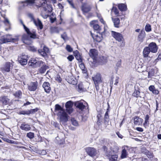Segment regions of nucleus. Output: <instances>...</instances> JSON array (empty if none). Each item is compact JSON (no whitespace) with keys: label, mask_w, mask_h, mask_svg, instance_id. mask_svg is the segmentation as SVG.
Segmentation results:
<instances>
[{"label":"nucleus","mask_w":161,"mask_h":161,"mask_svg":"<svg viewBox=\"0 0 161 161\" xmlns=\"http://www.w3.org/2000/svg\"><path fill=\"white\" fill-rule=\"evenodd\" d=\"M19 40L17 36H16L14 38H12L10 35H6L2 36L0 38V43H3L7 42H15Z\"/></svg>","instance_id":"f257e3e1"},{"label":"nucleus","mask_w":161,"mask_h":161,"mask_svg":"<svg viewBox=\"0 0 161 161\" xmlns=\"http://www.w3.org/2000/svg\"><path fill=\"white\" fill-rule=\"evenodd\" d=\"M46 1V0H25L20 2L24 3L23 5L24 6L29 5H31L34 3H36V4H38L39 7H41L44 6Z\"/></svg>","instance_id":"f03ea898"},{"label":"nucleus","mask_w":161,"mask_h":161,"mask_svg":"<svg viewBox=\"0 0 161 161\" xmlns=\"http://www.w3.org/2000/svg\"><path fill=\"white\" fill-rule=\"evenodd\" d=\"M19 21L23 25L24 28L27 34L29 35L31 38L33 39L39 38L38 36L36 34V30L32 29L30 31L29 29L24 24L23 21L21 19H19Z\"/></svg>","instance_id":"7ed1b4c3"},{"label":"nucleus","mask_w":161,"mask_h":161,"mask_svg":"<svg viewBox=\"0 0 161 161\" xmlns=\"http://www.w3.org/2000/svg\"><path fill=\"white\" fill-rule=\"evenodd\" d=\"M57 115L60 119V124H64L68 120V115L65 110L58 112Z\"/></svg>","instance_id":"20e7f679"},{"label":"nucleus","mask_w":161,"mask_h":161,"mask_svg":"<svg viewBox=\"0 0 161 161\" xmlns=\"http://www.w3.org/2000/svg\"><path fill=\"white\" fill-rule=\"evenodd\" d=\"M14 62H7L1 68V69L3 73L9 72L10 71L11 67H12L14 65Z\"/></svg>","instance_id":"39448f33"},{"label":"nucleus","mask_w":161,"mask_h":161,"mask_svg":"<svg viewBox=\"0 0 161 161\" xmlns=\"http://www.w3.org/2000/svg\"><path fill=\"white\" fill-rule=\"evenodd\" d=\"M85 150L87 154L91 157H93L97 154L96 150L93 147H86Z\"/></svg>","instance_id":"423d86ee"},{"label":"nucleus","mask_w":161,"mask_h":161,"mask_svg":"<svg viewBox=\"0 0 161 161\" xmlns=\"http://www.w3.org/2000/svg\"><path fill=\"white\" fill-rule=\"evenodd\" d=\"M27 57L25 55L20 56L18 58L19 62L22 65H25L27 64Z\"/></svg>","instance_id":"0eeeda50"},{"label":"nucleus","mask_w":161,"mask_h":161,"mask_svg":"<svg viewBox=\"0 0 161 161\" xmlns=\"http://www.w3.org/2000/svg\"><path fill=\"white\" fill-rule=\"evenodd\" d=\"M49 51L48 48L45 46H44L42 49L38 50V53L42 56L45 58L47 57V53H48Z\"/></svg>","instance_id":"6e6552de"},{"label":"nucleus","mask_w":161,"mask_h":161,"mask_svg":"<svg viewBox=\"0 0 161 161\" xmlns=\"http://www.w3.org/2000/svg\"><path fill=\"white\" fill-rule=\"evenodd\" d=\"M31 38L29 35L28 34H24L22 36V40L23 42L25 44L27 45H30L31 43Z\"/></svg>","instance_id":"1a4fd4ad"},{"label":"nucleus","mask_w":161,"mask_h":161,"mask_svg":"<svg viewBox=\"0 0 161 161\" xmlns=\"http://www.w3.org/2000/svg\"><path fill=\"white\" fill-rule=\"evenodd\" d=\"M112 35L115 39L119 42L123 41V38L122 35L119 33L113 31H112Z\"/></svg>","instance_id":"9d476101"},{"label":"nucleus","mask_w":161,"mask_h":161,"mask_svg":"<svg viewBox=\"0 0 161 161\" xmlns=\"http://www.w3.org/2000/svg\"><path fill=\"white\" fill-rule=\"evenodd\" d=\"M73 104L72 102L71 101L67 102L65 104V106L66 108V110L69 114H71L73 111L72 108Z\"/></svg>","instance_id":"9b49d317"},{"label":"nucleus","mask_w":161,"mask_h":161,"mask_svg":"<svg viewBox=\"0 0 161 161\" xmlns=\"http://www.w3.org/2000/svg\"><path fill=\"white\" fill-rule=\"evenodd\" d=\"M38 110V108H36L31 109L30 110H22L19 112V114L29 115L30 114L34 113L35 112L37 111Z\"/></svg>","instance_id":"f8f14e48"},{"label":"nucleus","mask_w":161,"mask_h":161,"mask_svg":"<svg viewBox=\"0 0 161 161\" xmlns=\"http://www.w3.org/2000/svg\"><path fill=\"white\" fill-rule=\"evenodd\" d=\"M147 47L152 53H155L157 51L158 47L156 44L154 42L150 43Z\"/></svg>","instance_id":"ddd939ff"},{"label":"nucleus","mask_w":161,"mask_h":161,"mask_svg":"<svg viewBox=\"0 0 161 161\" xmlns=\"http://www.w3.org/2000/svg\"><path fill=\"white\" fill-rule=\"evenodd\" d=\"M89 55L94 60H96L98 55L97 51L95 49H91L89 52Z\"/></svg>","instance_id":"4468645a"},{"label":"nucleus","mask_w":161,"mask_h":161,"mask_svg":"<svg viewBox=\"0 0 161 161\" xmlns=\"http://www.w3.org/2000/svg\"><path fill=\"white\" fill-rule=\"evenodd\" d=\"M92 80L94 84H99L102 82L101 77L100 74H97L95 75L92 77Z\"/></svg>","instance_id":"2eb2a0df"},{"label":"nucleus","mask_w":161,"mask_h":161,"mask_svg":"<svg viewBox=\"0 0 161 161\" xmlns=\"http://www.w3.org/2000/svg\"><path fill=\"white\" fill-rule=\"evenodd\" d=\"M0 102L3 105H6L9 104L10 103V99L7 96H2L0 97Z\"/></svg>","instance_id":"dca6fc26"},{"label":"nucleus","mask_w":161,"mask_h":161,"mask_svg":"<svg viewBox=\"0 0 161 161\" xmlns=\"http://www.w3.org/2000/svg\"><path fill=\"white\" fill-rule=\"evenodd\" d=\"M144 95L143 92H140L139 90H136V89L132 94V96L136 98L143 97Z\"/></svg>","instance_id":"f3484780"},{"label":"nucleus","mask_w":161,"mask_h":161,"mask_svg":"<svg viewBox=\"0 0 161 161\" xmlns=\"http://www.w3.org/2000/svg\"><path fill=\"white\" fill-rule=\"evenodd\" d=\"M37 83L36 82H31L28 84V89L30 91H35L37 88Z\"/></svg>","instance_id":"a211bd4d"},{"label":"nucleus","mask_w":161,"mask_h":161,"mask_svg":"<svg viewBox=\"0 0 161 161\" xmlns=\"http://www.w3.org/2000/svg\"><path fill=\"white\" fill-rule=\"evenodd\" d=\"M42 87L47 93H49L51 90L50 84L47 82H45L42 85Z\"/></svg>","instance_id":"6ab92c4d"},{"label":"nucleus","mask_w":161,"mask_h":161,"mask_svg":"<svg viewBox=\"0 0 161 161\" xmlns=\"http://www.w3.org/2000/svg\"><path fill=\"white\" fill-rule=\"evenodd\" d=\"M20 128L21 130L26 131H28L31 129V127L29 125L26 124L24 122L21 124Z\"/></svg>","instance_id":"aec40b11"},{"label":"nucleus","mask_w":161,"mask_h":161,"mask_svg":"<svg viewBox=\"0 0 161 161\" xmlns=\"http://www.w3.org/2000/svg\"><path fill=\"white\" fill-rule=\"evenodd\" d=\"M145 36V32L144 31L142 30L138 35V40L140 42H143Z\"/></svg>","instance_id":"412c9836"},{"label":"nucleus","mask_w":161,"mask_h":161,"mask_svg":"<svg viewBox=\"0 0 161 161\" xmlns=\"http://www.w3.org/2000/svg\"><path fill=\"white\" fill-rule=\"evenodd\" d=\"M134 123L136 125H140L143 121V119L138 116H135L134 119Z\"/></svg>","instance_id":"4be33fe9"},{"label":"nucleus","mask_w":161,"mask_h":161,"mask_svg":"<svg viewBox=\"0 0 161 161\" xmlns=\"http://www.w3.org/2000/svg\"><path fill=\"white\" fill-rule=\"evenodd\" d=\"M74 55L76 59L79 62H82L83 59L80 54L77 50L74 53Z\"/></svg>","instance_id":"5701e85b"},{"label":"nucleus","mask_w":161,"mask_h":161,"mask_svg":"<svg viewBox=\"0 0 161 161\" xmlns=\"http://www.w3.org/2000/svg\"><path fill=\"white\" fill-rule=\"evenodd\" d=\"M112 19L114 23V27L117 28H119V25L120 24V20L118 18H114L112 17Z\"/></svg>","instance_id":"b1692460"},{"label":"nucleus","mask_w":161,"mask_h":161,"mask_svg":"<svg viewBox=\"0 0 161 161\" xmlns=\"http://www.w3.org/2000/svg\"><path fill=\"white\" fill-rule=\"evenodd\" d=\"M151 51L149 48L147 47H144L143 51V56L145 58H147L148 57V54H149Z\"/></svg>","instance_id":"393cba45"},{"label":"nucleus","mask_w":161,"mask_h":161,"mask_svg":"<svg viewBox=\"0 0 161 161\" xmlns=\"http://www.w3.org/2000/svg\"><path fill=\"white\" fill-rule=\"evenodd\" d=\"M75 106L81 110H82L85 108V106L83 103L80 102H77L75 103Z\"/></svg>","instance_id":"a878e982"},{"label":"nucleus","mask_w":161,"mask_h":161,"mask_svg":"<svg viewBox=\"0 0 161 161\" xmlns=\"http://www.w3.org/2000/svg\"><path fill=\"white\" fill-rule=\"evenodd\" d=\"M48 68V66L44 64H43L42 66L39 69V72L41 74H43L45 72L47 69Z\"/></svg>","instance_id":"bb28decb"},{"label":"nucleus","mask_w":161,"mask_h":161,"mask_svg":"<svg viewBox=\"0 0 161 161\" xmlns=\"http://www.w3.org/2000/svg\"><path fill=\"white\" fill-rule=\"evenodd\" d=\"M118 7L119 9L122 11H126L127 9L126 5L123 3L119 4Z\"/></svg>","instance_id":"cd10ccee"},{"label":"nucleus","mask_w":161,"mask_h":161,"mask_svg":"<svg viewBox=\"0 0 161 161\" xmlns=\"http://www.w3.org/2000/svg\"><path fill=\"white\" fill-rule=\"evenodd\" d=\"M103 32H102L101 34L99 33V35H97L95 38V41L98 42H100L103 39Z\"/></svg>","instance_id":"c85d7f7f"},{"label":"nucleus","mask_w":161,"mask_h":161,"mask_svg":"<svg viewBox=\"0 0 161 161\" xmlns=\"http://www.w3.org/2000/svg\"><path fill=\"white\" fill-rule=\"evenodd\" d=\"M79 63H80L79 64V66L82 70V72L84 74L86 73L87 72V69L85 68L84 63H83L82 62Z\"/></svg>","instance_id":"c756f323"},{"label":"nucleus","mask_w":161,"mask_h":161,"mask_svg":"<svg viewBox=\"0 0 161 161\" xmlns=\"http://www.w3.org/2000/svg\"><path fill=\"white\" fill-rule=\"evenodd\" d=\"M91 10V8L90 6L82 7V10L84 14L85 13H87L89 12Z\"/></svg>","instance_id":"7c9ffc66"},{"label":"nucleus","mask_w":161,"mask_h":161,"mask_svg":"<svg viewBox=\"0 0 161 161\" xmlns=\"http://www.w3.org/2000/svg\"><path fill=\"white\" fill-rule=\"evenodd\" d=\"M118 158L117 155H112L111 154L110 157H109V160L110 161H116Z\"/></svg>","instance_id":"2f4dec72"},{"label":"nucleus","mask_w":161,"mask_h":161,"mask_svg":"<svg viewBox=\"0 0 161 161\" xmlns=\"http://www.w3.org/2000/svg\"><path fill=\"white\" fill-rule=\"evenodd\" d=\"M47 8L46 7H43L44 10L46 11H47L48 13H50L52 11V8L51 5H47Z\"/></svg>","instance_id":"473e14b6"},{"label":"nucleus","mask_w":161,"mask_h":161,"mask_svg":"<svg viewBox=\"0 0 161 161\" xmlns=\"http://www.w3.org/2000/svg\"><path fill=\"white\" fill-rule=\"evenodd\" d=\"M97 124L98 125H100L102 124V116L101 114H98L97 116Z\"/></svg>","instance_id":"72a5a7b5"},{"label":"nucleus","mask_w":161,"mask_h":161,"mask_svg":"<svg viewBox=\"0 0 161 161\" xmlns=\"http://www.w3.org/2000/svg\"><path fill=\"white\" fill-rule=\"evenodd\" d=\"M127 155L128 154L126 150L125 149H123L121 153V158H125L126 157Z\"/></svg>","instance_id":"f704fd0d"},{"label":"nucleus","mask_w":161,"mask_h":161,"mask_svg":"<svg viewBox=\"0 0 161 161\" xmlns=\"http://www.w3.org/2000/svg\"><path fill=\"white\" fill-rule=\"evenodd\" d=\"M55 111H58V112H60L62 110H65L59 105L57 104L55 105Z\"/></svg>","instance_id":"c9c22d12"},{"label":"nucleus","mask_w":161,"mask_h":161,"mask_svg":"<svg viewBox=\"0 0 161 161\" xmlns=\"http://www.w3.org/2000/svg\"><path fill=\"white\" fill-rule=\"evenodd\" d=\"M71 121L72 124L74 126H77L79 125V123L78 121L75 118H72L71 119Z\"/></svg>","instance_id":"e433bc0d"},{"label":"nucleus","mask_w":161,"mask_h":161,"mask_svg":"<svg viewBox=\"0 0 161 161\" xmlns=\"http://www.w3.org/2000/svg\"><path fill=\"white\" fill-rule=\"evenodd\" d=\"M28 16L31 19V21H33L35 24H36V21L33 15L31 13H28Z\"/></svg>","instance_id":"4c0bfd02"},{"label":"nucleus","mask_w":161,"mask_h":161,"mask_svg":"<svg viewBox=\"0 0 161 161\" xmlns=\"http://www.w3.org/2000/svg\"><path fill=\"white\" fill-rule=\"evenodd\" d=\"M28 16L31 19V21H33L35 24H36V21L33 15L31 13H28Z\"/></svg>","instance_id":"58836bf2"},{"label":"nucleus","mask_w":161,"mask_h":161,"mask_svg":"<svg viewBox=\"0 0 161 161\" xmlns=\"http://www.w3.org/2000/svg\"><path fill=\"white\" fill-rule=\"evenodd\" d=\"M28 16L31 19V21H33L35 24H36V21L33 15L31 13H28Z\"/></svg>","instance_id":"ea45409f"},{"label":"nucleus","mask_w":161,"mask_h":161,"mask_svg":"<svg viewBox=\"0 0 161 161\" xmlns=\"http://www.w3.org/2000/svg\"><path fill=\"white\" fill-rule=\"evenodd\" d=\"M109 121V116L108 111L106 112L104 118V121L105 124L107 123Z\"/></svg>","instance_id":"a19ab883"},{"label":"nucleus","mask_w":161,"mask_h":161,"mask_svg":"<svg viewBox=\"0 0 161 161\" xmlns=\"http://www.w3.org/2000/svg\"><path fill=\"white\" fill-rule=\"evenodd\" d=\"M36 26H38L40 29L41 30L43 28V25L41 20L39 19H37V22H36V24H35Z\"/></svg>","instance_id":"79ce46f5"},{"label":"nucleus","mask_w":161,"mask_h":161,"mask_svg":"<svg viewBox=\"0 0 161 161\" xmlns=\"http://www.w3.org/2000/svg\"><path fill=\"white\" fill-rule=\"evenodd\" d=\"M145 155H146L147 157L150 159L153 158L154 156L153 153L149 151L147 152V153H146Z\"/></svg>","instance_id":"37998d69"},{"label":"nucleus","mask_w":161,"mask_h":161,"mask_svg":"<svg viewBox=\"0 0 161 161\" xmlns=\"http://www.w3.org/2000/svg\"><path fill=\"white\" fill-rule=\"evenodd\" d=\"M26 136L30 139H32L34 137V134L32 132H29L27 133Z\"/></svg>","instance_id":"c03bdc74"},{"label":"nucleus","mask_w":161,"mask_h":161,"mask_svg":"<svg viewBox=\"0 0 161 161\" xmlns=\"http://www.w3.org/2000/svg\"><path fill=\"white\" fill-rule=\"evenodd\" d=\"M44 62L42 61H37L36 62L35 65V67H39L41 65H43L44 64Z\"/></svg>","instance_id":"a18cd8bd"},{"label":"nucleus","mask_w":161,"mask_h":161,"mask_svg":"<svg viewBox=\"0 0 161 161\" xmlns=\"http://www.w3.org/2000/svg\"><path fill=\"white\" fill-rule=\"evenodd\" d=\"M145 30L147 32H148L151 31V25L149 24H147L145 27Z\"/></svg>","instance_id":"49530a36"},{"label":"nucleus","mask_w":161,"mask_h":161,"mask_svg":"<svg viewBox=\"0 0 161 161\" xmlns=\"http://www.w3.org/2000/svg\"><path fill=\"white\" fill-rule=\"evenodd\" d=\"M148 78H151V76H153L154 74V70L152 69L148 73Z\"/></svg>","instance_id":"de8ad7c7"},{"label":"nucleus","mask_w":161,"mask_h":161,"mask_svg":"<svg viewBox=\"0 0 161 161\" xmlns=\"http://www.w3.org/2000/svg\"><path fill=\"white\" fill-rule=\"evenodd\" d=\"M93 27L94 29L97 31H99L101 30V28L98 24L94 25L93 26Z\"/></svg>","instance_id":"09e8293b"},{"label":"nucleus","mask_w":161,"mask_h":161,"mask_svg":"<svg viewBox=\"0 0 161 161\" xmlns=\"http://www.w3.org/2000/svg\"><path fill=\"white\" fill-rule=\"evenodd\" d=\"M112 10L114 12L115 15H116V16H119V10L116 8H113Z\"/></svg>","instance_id":"8fccbe9b"},{"label":"nucleus","mask_w":161,"mask_h":161,"mask_svg":"<svg viewBox=\"0 0 161 161\" xmlns=\"http://www.w3.org/2000/svg\"><path fill=\"white\" fill-rule=\"evenodd\" d=\"M37 61L36 60V59L35 58H32L31 60V61H30L29 62V63H31V65H35L36 62Z\"/></svg>","instance_id":"3c124183"},{"label":"nucleus","mask_w":161,"mask_h":161,"mask_svg":"<svg viewBox=\"0 0 161 161\" xmlns=\"http://www.w3.org/2000/svg\"><path fill=\"white\" fill-rule=\"evenodd\" d=\"M148 151V150L145 147H143L141 148V152L142 153L144 154H145Z\"/></svg>","instance_id":"603ef678"},{"label":"nucleus","mask_w":161,"mask_h":161,"mask_svg":"<svg viewBox=\"0 0 161 161\" xmlns=\"http://www.w3.org/2000/svg\"><path fill=\"white\" fill-rule=\"evenodd\" d=\"M21 92L20 91H17L14 94V96L16 97H20L21 95Z\"/></svg>","instance_id":"864d4df0"},{"label":"nucleus","mask_w":161,"mask_h":161,"mask_svg":"<svg viewBox=\"0 0 161 161\" xmlns=\"http://www.w3.org/2000/svg\"><path fill=\"white\" fill-rule=\"evenodd\" d=\"M28 49L32 52H35L37 51V48L34 46H30L28 47Z\"/></svg>","instance_id":"5fc2aeb1"},{"label":"nucleus","mask_w":161,"mask_h":161,"mask_svg":"<svg viewBox=\"0 0 161 161\" xmlns=\"http://www.w3.org/2000/svg\"><path fill=\"white\" fill-rule=\"evenodd\" d=\"M66 48L67 51L69 52H71L73 51L72 48L69 45H67L66 46Z\"/></svg>","instance_id":"6e6d98bb"},{"label":"nucleus","mask_w":161,"mask_h":161,"mask_svg":"<svg viewBox=\"0 0 161 161\" xmlns=\"http://www.w3.org/2000/svg\"><path fill=\"white\" fill-rule=\"evenodd\" d=\"M49 18L50 20V22L51 23H53L56 20V18L55 17H52V16H49Z\"/></svg>","instance_id":"4d7b16f0"},{"label":"nucleus","mask_w":161,"mask_h":161,"mask_svg":"<svg viewBox=\"0 0 161 161\" xmlns=\"http://www.w3.org/2000/svg\"><path fill=\"white\" fill-rule=\"evenodd\" d=\"M56 80L59 82H61L62 81V79L60 77V76L58 75L56 77Z\"/></svg>","instance_id":"13d9d810"},{"label":"nucleus","mask_w":161,"mask_h":161,"mask_svg":"<svg viewBox=\"0 0 161 161\" xmlns=\"http://www.w3.org/2000/svg\"><path fill=\"white\" fill-rule=\"evenodd\" d=\"M68 2L69 3V4L71 6V7L74 8H75V6L73 4V1L72 0H67Z\"/></svg>","instance_id":"bf43d9fd"},{"label":"nucleus","mask_w":161,"mask_h":161,"mask_svg":"<svg viewBox=\"0 0 161 161\" xmlns=\"http://www.w3.org/2000/svg\"><path fill=\"white\" fill-rule=\"evenodd\" d=\"M53 31V32L56 33H58L59 32V30L58 29L57 27H54L52 29Z\"/></svg>","instance_id":"052dcab7"},{"label":"nucleus","mask_w":161,"mask_h":161,"mask_svg":"<svg viewBox=\"0 0 161 161\" xmlns=\"http://www.w3.org/2000/svg\"><path fill=\"white\" fill-rule=\"evenodd\" d=\"M74 58V56L72 55H69L67 58V59L70 61H71Z\"/></svg>","instance_id":"680f3d73"},{"label":"nucleus","mask_w":161,"mask_h":161,"mask_svg":"<svg viewBox=\"0 0 161 161\" xmlns=\"http://www.w3.org/2000/svg\"><path fill=\"white\" fill-rule=\"evenodd\" d=\"M155 89L154 86H150L149 87V90L152 92L153 91L154 89Z\"/></svg>","instance_id":"e2e57ef3"},{"label":"nucleus","mask_w":161,"mask_h":161,"mask_svg":"<svg viewBox=\"0 0 161 161\" xmlns=\"http://www.w3.org/2000/svg\"><path fill=\"white\" fill-rule=\"evenodd\" d=\"M29 148L30 149H31V150H32V151H33L34 152H36V151H37V150L36 149V148L35 147H34V146H30L29 147Z\"/></svg>","instance_id":"0e129e2a"},{"label":"nucleus","mask_w":161,"mask_h":161,"mask_svg":"<svg viewBox=\"0 0 161 161\" xmlns=\"http://www.w3.org/2000/svg\"><path fill=\"white\" fill-rule=\"evenodd\" d=\"M105 155L108 157H110V155H111V154L110 152H109L108 151H106L105 152Z\"/></svg>","instance_id":"69168bd1"},{"label":"nucleus","mask_w":161,"mask_h":161,"mask_svg":"<svg viewBox=\"0 0 161 161\" xmlns=\"http://www.w3.org/2000/svg\"><path fill=\"white\" fill-rule=\"evenodd\" d=\"M136 130L140 132H142L143 131V129L141 127H136Z\"/></svg>","instance_id":"338daca9"},{"label":"nucleus","mask_w":161,"mask_h":161,"mask_svg":"<svg viewBox=\"0 0 161 161\" xmlns=\"http://www.w3.org/2000/svg\"><path fill=\"white\" fill-rule=\"evenodd\" d=\"M47 152L45 150H42L41 151V152L40 153L41 155H45L46 154Z\"/></svg>","instance_id":"774afa93"}]
</instances>
